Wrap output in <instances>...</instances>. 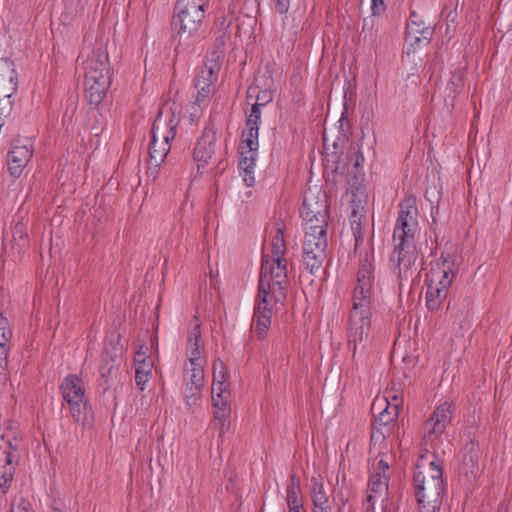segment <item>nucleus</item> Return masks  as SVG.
Instances as JSON below:
<instances>
[{
    "label": "nucleus",
    "mask_w": 512,
    "mask_h": 512,
    "mask_svg": "<svg viewBox=\"0 0 512 512\" xmlns=\"http://www.w3.org/2000/svg\"><path fill=\"white\" fill-rule=\"evenodd\" d=\"M398 208V216L392 235L394 249L390 260L398 278L407 280L415 272V264L420 256L417 247L420 227L415 197L411 195L405 197L399 203Z\"/></svg>",
    "instance_id": "1"
},
{
    "label": "nucleus",
    "mask_w": 512,
    "mask_h": 512,
    "mask_svg": "<svg viewBox=\"0 0 512 512\" xmlns=\"http://www.w3.org/2000/svg\"><path fill=\"white\" fill-rule=\"evenodd\" d=\"M374 254L365 251L360 254L357 282L352 296L347 332L348 345L355 357L365 347L371 330V295L374 282Z\"/></svg>",
    "instance_id": "2"
},
{
    "label": "nucleus",
    "mask_w": 512,
    "mask_h": 512,
    "mask_svg": "<svg viewBox=\"0 0 512 512\" xmlns=\"http://www.w3.org/2000/svg\"><path fill=\"white\" fill-rule=\"evenodd\" d=\"M413 487L419 512H440L445 493L442 470L424 455L415 466Z\"/></svg>",
    "instance_id": "3"
},
{
    "label": "nucleus",
    "mask_w": 512,
    "mask_h": 512,
    "mask_svg": "<svg viewBox=\"0 0 512 512\" xmlns=\"http://www.w3.org/2000/svg\"><path fill=\"white\" fill-rule=\"evenodd\" d=\"M287 259L262 257L259 277L258 293L263 296H271L276 301H284L286 298Z\"/></svg>",
    "instance_id": "4"
},
{
    "label": "nucleus",
    "mask_w": 512,
    "mask_h": 512,
    "mask_svg": "<svg viewBox=\"0 0 512 512\" xmlns=\"http://www.w3.org/2000/svg\"><path fill=\"white\" fill-rule=\"evenodd\" d=\"M179 120L171 115L166 119L159 114L152 126L149 154L154 165H160L170 151V141L175 138Z\"/></svg>",
    "instance_id": "5"
},
{
    "label": "nucleus",
    "mask_w": 512,
    "mask_h": 512,
    "mask_svg": "<svg viewBox=\"0 0 512 512\" xmlns=\"http://www.w3.org/2000/svg\"><path fill=\"white\" fill-rule=\"evenodd\" d=\"M206 12L177 3L174 7L173 27L180 41H188L199 36Z\"/></svg>",
    "instance_id": "6"
},
{
    "label": "nucleus",
    "mask_w": 512,
    "mask_h": 512,
    "mask_svg": "<svg viewBox=\"0 0 512 512\" xmlns=\"http://www.w3.org/2000/svg\"><path fill=\"white\" fill-rule=\"evenodd\" d=\"M371 410L374 414L378 412L372 425L371 441L382 442L392 432L393 424L398 417L399 404L390 403L385 396L376 397Z\"/></svg>",
    "instance_id": "7"
},
{
    "label": "nucleus",
    "mask_w": 512,
    "mask_h": 512,
    "mask_svg": "<svg viewBox=\"0 0 512 512\" xmlns=\"http://www.w3.org/2000/svg\"><path fill=\"white\" fill-rule=\"evenodd\" d=\"M60 390L73 419L76 422L84 420L87 399L83 380L75 374H69L62 381Z\"/></svg>",
    "instance_id": "8"
},
{
    "label": "nucleus",
    "mask_w": 512,
    "mask_h": 512,
    "mask_svg": "<svg viewBox=\"0 0 512 512\" xmlns=\"http://www.w3.org/2000/svg\"><path fill=\"white\" fill-rule=\"evenodd\" d=\"M283 302L276 301L271 296H263L258 293L251 324L252 333L257 339L264 340L267 337L271 327L272 316L279 309V306L283 305Z\"/></svg>",
    "instance_id": "9"
},
{
    "label": "nucleus",
    "mask_w": 512,
    "mask_h": 512,
    "mask_svg": "<svg viewBox=\"0 0 512 512\" xmlns=\"http://www.w3.org/2000/svg\"><path fill=\"white\" fill-rule=\"evenodd\" d=\"M458 256L456 250L446 248L439 260L432 266L426 282L448 291L457 273Z\"/></svg>",
    "instance_id": "10"
},
{
    "label": "nucleus",
    "mask_w": 512,
    "mask_h": 512,
    "mask_svg": "<svg viewBox=\"0 0 512 512\" xmlns=\"http://www.w3.org/2000/svg\"><path fill=\"white\" fill-rule=\"evenodd\" d=\"M83 69L84 80H110V64L108 53L102 46L94 48L79 56Z\"/></svg>",
    "instance_id": "11"
},
{
    "label": "nucleus",
    "mask_w": 512,
    "mask_h": 512,
    "mask_svg": "<svg viewBox=\"0 0 512 512\" xmlns=\"http://www.w3.org/2000/svg\"><path fill=\"white\" fill-rule=\"evenodd\" d=\"M2 437L0 440V490L5 493L12 484L16 467L19 463V444Z\"/></svg>",
    "instance_id": "12"
},
{
    "label": "nucleus",
    "mask_w": 512,
    "mask_h": 512,
    "mask_svg": "<svg viewBox=\"0 0 512 512\" xmlns=\"http://www.w3.org/2000/svg\"><path fill=\"white\" fill-rule=\"evenodd\" d=\"M328 204L324 193L307 191L304 193L300 215L306 224L328 223Z\"/></svg>",
    "instance_id": "13"
},
{
    "label": "nucleus",
    "mask_w": 512,
    "mask_h": 512,
    "mask_svg": "<svg viewBox=\"0 0 512 512\" xmlns=\"http://www.w3.org/2000/svg\"><path fill=\"white\" fill-rule=\"evenodd\" d=\"M389 475L371 473L368 482L366 499L363 503L365 512H376L375 505L380 502L381 512H393L388 508Z\"/></svg>",
    "instance_id": "14"
},
{
    "label": "nucleus",
    "mask_w": 512,
    "mask_h": 512,
    "mask_svg": "<svg viewBox=\"0 0 512 512\" xmlns=\"http://www.w3.org/2000/svg\"><path fill=\"white\" fill-rule=\"evenodd\" d=\"M454 407L451 402L440 403L423 424V440L425 444L433 443L446 429L451 420Z\"/></svg>",
    "instance_id": "15"
},
{
    "label": "nucleus",
    "mask_w": 512,
    "mask_h": 512,
    "mask_svg": "<svg viewBox=\"0 0 512 512\" xmlns=\"http://www.w3.org/2000/svg\"><path fill=\"white\" fill-rule=\"evenodd\" d=\"M258 147V138L241 136L238 168L247 187H252L255 183L254 172L258 156Z\"/></svg>",
    "instance_id": "16"
},
{
    "label": "nucleus",
    "mask_w": 512,
    "mask_h": 512,
    "mask_svg": "<svg viewBox=\"0 0 512 512\" xmlns=\"http://www.w3.org/2000/svg\"><path fill=\"white\" fill-rule=\"evenodd\" d=\"M211 394L214 422L219 430V435L223 436L230 426V408L228 405L230 392L227 385L215 384L212 385Z\"/></svg>",
    "instance_id": "17"
},
{
    "label": "nucleus",
    "mask_w": 512,
    "mask_h": 512,
    "mask_svg": "<svg viewBox=\"0 0 512 512\" xmlns=\"http://www.w3.org/2000/svg\"><path fill=\"white\" fill-rule=\"evenodd\" d=\"M219 71L220 64L217 59L212 57L204 62V65L195 77V95L201 97L202 101L210 100L215 93V83L218 79Z\"/></svg>",
    "instance_id": "18"
},
{
    "label": "nucleus",
    "mask_w": 512,
    "mask_h": 512,
    "mask_svg": "<svg viewBox=\"0 0 512 512\" xmlns=\"http://www.w3.org/2000/svg\"><path fill=\"white\" fill-rule=\"evenodd\" d=\"M216 141L217 135L214 128L211 126L205 127L193 151V159L200 174L203 173L215 153Z\"/></svg>",
    "instance_id": "19"
},
{
    "label": "nucleus",
    "mask_w": 512,
    "mask_h": 512,
    "mask_svg": "<svg viewBox=\"0 0 512 512\" xmlns=\"http://www.w3.org/2000/svg\"><path fill=\"white\" fill-rule=\"evenodd\" d=\"M18 89V73L8 57L0 58V101L14 100Z\"/></svg>",
    "instance_id": "20"
},
{
    "label": "nucleus",
    "mask_w": 512,
    "mask_h": 512,
    "mask_svg": "<svg viewBox=\"0 0 512 512\" xmlns=\"http://www.w3.org/2000/svg\"><path fill=\"white\" fill-rule=\"evenodd\" d=\"M32 147L28 143L16 140L12 143L7 155V165L10 174L19 177L32 157Z\"/></svg>",
    "instance_id": "21"
},
{
    "label": "nucleus",
    "mask_w": 512,
    "mask_h": 512,
    "mask_svg": "<svg viewBox=\"0 0 512 512\" xmlns=\"http://www.w3.org/2000/svg\"><path fill=\"white\" fill-rule=\"evenodd\" d=\"M186 357L187 360L185 363H206L204 356V344L201 341L200 323L197 318H195L193 327L188 332Z\"/></svg>",
    "instance_id": "22"
},
{
    "label": "nucleus",
    "mask_w": 512,
    "mask_h": 512,
    "mask_svg": "<svg viewBox=\"0 0 512 512\" xmlns=\"http://www.w3.org/2000/svg\"><path fill=\"white\" fill-rule=\"evenodd\" d=\"M328 245H321L320 242L307 245L303 243L302 262L306 271L310 274H316L326 259V250Z\"/></svg>",
    "instance_id": "23"
},
{
    "label": "nucleus",
    "mask_w": 512,
    "mask_h": 512,
    "mask_svg": "<svg viewBox=\"0 0 512 512\" xmlns=\"http://www.w3.org/2000/svg\"><path fill=\"white\" fill-rule=\"evenodd\" d=\"M135 383L140 390L146 388L147 383L151 379L153 363L146 358L141 350L137 351L135 358Z\"/></svg>",
    "instance_id": "24"
},
{
    "label": "nucleus",
    "mask_w": 512,
    "mask_h": 512,
    "mask_svg": "<svg viewBox=\"0 0 512 512\" xmlns=\"http://www.w3.org/2000/svg\"><path fill=\"white\" fill-rule=\"evenodd\" d=\"M110 82V80H84L85 96L91 105H99L103 101Z\"/></svg>",
    "instance_id": "25"
},
{
    "label": "nucleus",
    "mask_w": 512,
    "mask_h": 512,
    "mask_svg": "<svg viewBox=\"0 0 512 512\" xmlns=\"http://www.w3.org/2000/svg\"><path fill=\"white\" fill-rule=\"evenodd\" d=\"M118 366L117 356H111L108 352H105L100 366L101 386L105 391L111 387L113 380L116 378Z\"/></svg>",
    "instance_id": "26"
},
{
    "label": "nucleus",
    "mask_w": 512,
    "mask_h": 512,
    "mask_svg": "<svg viewBox=\"0 0 512 512\" xmlns=\"http://www.w3.org/2000/svg\"><path fill=\"white\" fill-rule=\"evenodd\" d=\"M311 499L313 502L312 511L332 509L329 504V496L320 477L311 478Z\"/></svg>",
    "instance_id": "27"
},
{
    "label": "nucleus",
    "mask_w": 512,
    "mask_h": 512,
    "mask_svg": "<svg viewBox=\"0 0 512 512\" xmlns=\"http://www.w3.org/2000/svg\"><path fill=\"white\" fill-rule=\"evenodd\" d=\"M327 226L328 223H305V235L303 243L310 245L312 243L320 242L321 245H328L327 241Z\"/></svg>",
    "instance_id": "28"
},
{
    "label": "nucleus",
    "mask_w": 512,
    "mask_h": 512,
    "mask_svg": "<svg viewBox=\"0 0 512 512\" xmlns=\"http://www.w3.org/2000/svg\"><path fill=\"white\" fill-rule=\"evenodd\" d=\"M205 363H184L183 366V383L184 384H197L204 385L205 374H204Z\"/></svg>",
    "instance_id": "29"
},
{
    "label": "nucleus",
    "mask_w": 512,
    "mask_h": 512,
    "mask_svg": "<svg viewBox=\"0 0 512 512\" xmlns=\"http://www.w3.org/2000/svg\"><path fill=\"white\" fill-rule=\"evenodd\" d=\"M261 107L252 104L251 111L246 118V129L242 132L243 137L258 138L261 123Z\"/></svg>",
    "instance_id": "30"
},
{
    "label": "nucleus",
    "mask_w": 512,
    "mask_h": 512,
    "mask_svg": "<svg viewBox=\"0 0 512 512\" xmlns=\"http://www.w3.org/2000/svg\"><path fill=\"white\" fill-rule=\"evenodd\" d=\"M285 225L283 222H277L275 232L272 236L271 247L272 254L270 258H285L286 243L284 237Z\"/></svg>",
    "instance_id": "31"
},
{
    "label": "nucleus",
    "mask_w": 512,
    "mask_h": 512,
    "mask_svg": "<svg viewBox=\"0 0 512 512\" xmlns=\"http://www.w3.org/2000/svg\"><path fill=\"white\" fill-rule=\"evenodd\" d=\"M416 17L417 15L415 12L411 13L410 20L407 24V37L414 40L416 43L421 41V37L424 40L429 41L433 34V30L430 27L422 28L421 25L414 20Z\"/></svg>",
    "instance_id": "32"
},
{
    "label": "nucleus",
    "mask_w": 512,
    "mask_h": 512,
    "mask_svg": "<svg viewBox=\"0 0 512 512\" xmlns=\"http://www.w3.org/2000/svg\"><path fill=\"white\" fill-rule=\"evenodd\" d=\"M448 291L427 283L426 306L430 311L438 310L445 300Z\"/></svg>",
    "instance_id": "33"
},
{
    "label": "nucleus",
    "mask_w": 512,
    "mask_h": 512,
    "mask_svg": "<svg viewBox=\"0 0 512 512\" xmlns=\"http://www.w3.org/2000/svg\"><path fill=\"white\" fill-rule=\"evenodd\" d=\"M286 494V501L289 508L303 506L300 482L299 479L295 477V475L291 476V480L287 487Z\"/></svg>",
    "instance_id": "34"
},
{
    "label": "nucleus",
    "mask_w": 512,
    "mask_h": 512,
    "mask_svg": "<svg viewBox=\"0 0 512 512\" xmlns=\"http://www.w3.org/2000/svg\"><path fill=\"white\" fill-rule=\"evenodd\" d=\"M203 386L204 385L184 384V399L189 408L196 407L200 404Z\"/></svg>",
    "instance_id": "35"
},
{
    "label": "nucleus",
    "mask_w": 512,
    "mask_h": 512,
    "mask_svg": "<svg viewBox=\"0 0 512 512\" xmlns=\"http://www.w3.org/2000/svg\"><path fill=\"white\" fill-rule=\"evenodd\" d=\"M362 218L363 216L357 210H352L350 215V225L355 240V250H358L360 245L363 243Z\"/></svg>",
    "instance_id": "36"
},
{
    "label": "nucleus",
    "mask_w": 512,
    "mask_h": 512,
    "mask_svg": "<svg viewBox=\"0 0 512 512\" xmlns=\"http://www.w3.org/2000/svg\"><path fill=\"white\" fill-rule=\"evenodd\" d=\"M210 100L202 101L201 97L194 95V100L187 106V113L192 122L198 121L204 110L208 107Z\"/></svg>",
    "instance_id": "37"
},
{
    "label": "nucleus",
    "mask_w": 512,
    "mask_h": 512,
    "mask_svg": "<svg viewBox=\"0 0 512 512\" xmlns=\"http://www.w3.org/2000/svg\"><path fill=\"white\" fill-rule=\"evenodd\" d=\"M13 241L19 247V251L26 248L29 243L26 227L23 223L18 222L13 228Z\"/></svg>",
    "instance_id": "38"
},
{
    "label": "nucleus",
    "mask_w": 512,
    "mask_h": 512,
    "mask_svg": "<svg viewBox=\"0 0 512 512\" xmlns=\"http://www.w3.org/2000/svg\"><path fill=\"white\" fill-rule=\"evenodd\" d=\"M258 87H250L248 90V98H252L255 94L256 101L254 104L259 106H265L273 100V92L269 89L259 90Z\"/></svg>",
    "instance_id": "39"
},
{
    "label": "nucleus",
    "mask_w": 512,
    "mask_h": 512,
    "mask_svg": "<svg viewBox=\"0 0 512 512\" xmlns=\"http://www.w3.org/2000/svg\"><path fill=\"white\" fill-rule=\"evenodd\" d=\"M225 365L221 360H217L213 365V383L215 384H222L226 385V371H225Z\"/></svg>",
    "instance_id": "40"
},
{
    "label": "nucleus",
    "mask_w": 512,
    "mask_h": 512,
    "mask_svg": "<svg viewBox=\"0 0 512 512\" xmlns=\"http://www.w3.org/2000/svg\"><path fill=\"white\" fill-rule=\"evenodd\" d=\"M210 0H178L177 3L183 4L186 7L202 10L204 12L209 8Z\"/></svg>",
    "instance_id": "41"
},
{
    "label": "nucleus",
    "mask_w": 512,
    "mask_h": 512,
    "mask_svg": "<svg viewBox=\"0 0 512 512\" xmlns=\"http://www.w3.org/2000/svg\"><path fill=\"white\" fill-rule=\"evenodd\" d=\"M350 161L353 164V167L357 171L360 167H362L364 163V156L359 148H350L349 150Z\"/></svg>",
    "instance_id": "42"
},
{
    "label": "nucleus",
    "mask_w": 512,
    "mask_h": 512,
    "mask_svg": "<svg viewBox=\"0 0 512 512\" xmlns=\"http://www.w3.org/2000/svg\"><path fill=\"white\" fill-rule=\"evenodd\" d=\"M273 2L278 13L285 14L288 12L290 7V0H273Z\"/></svg>",
    "instance_id": "43"
},
{
    "label": "nucleus",
    "mask_w": 512,
    "mask_h": 512,
    "mask_svg": "<svg viewBox=\"0 0 512 512\" xmlns=\"http://www.w3.org/2000/svg\"><path fill=\"white\" fill-rule=\"evenodd\" d=\"M371 2L373 15H379L385 10L384 0H371Z\"/></svg>",
    "instance_id": "44"
},
{
    "label": "nucleus",
    "mask_w": 512,
    "mask_h": 512,
    "mask_svg": "<svg viewBox=\"0 0 512 512\" xmlns=\"http://www.w3.org/2000/svg\"><path fill=\"white\" fill-rule=\"evenodd\" d=\"M389 465L388 463L381 459L378 461L377 463V466L375 468V470L372 472V473H375V474H384V475H389Z\"/></svg>",
    "instance_id": "45"
},
{
    "label": "nucleus",
    "mask_w": 512,
    "mask_h": 512,
    "mask_svg": "<svg viewBox=\"0 0 512 512\" xmlns=\"http://www.w3.org/2000/svg\"><path fill=\"white\" fill-rule=\"evenodd\" d=\"M11 512H33V511L31 509H29L28 504L22 500L18 503L12 504Z\"/></svg>",
    "instance_id": "46"
},
{
    "label": "nucleus",
    "mask_w": 512,
    "mask_h": 512,
    "mask_svg": "<svg viewBox=\"0 0 512 512\" xmlns=\"http://www.w3.org/2000/svg\"><path fill=\"white\" fill-rule=\"evenodd\" d=\"M452 87H455V89L463 88L462 78L459 76H454L452 80L448 83L447 89H452ZM456 92L457 90H454V93Z\"/></svg>",
    "instance_id": "47"
},
{
    "label": "nucleus",
    "mask_w": 512,
    "mask_h": 512,
    "mask_svg": "<svg viewBox=\"0 0 512 512\" xmlns=\"http://www.w3.org/2000/svg\"><path fill=\"white\" fill-rule=\"evenodd\" d=\"M289 512H305L302 507H290Z\"/></svg>",
    "instance_id": "48"
},
{
    "label": "nucleus",
    "mask_w": 512,
    "mask_h": 512,
    "mask_svg": "<svg viewBox=\"0 0 512 512\" xmlns=\"http://www.w3.org/2000/svg\"><path fill=\"white\" fill-rule=\"evenodd\" d=\"M312 512H332V509H328V510H319V511H312Z\"/></svg>",
    "instance_id": "49"
},
{
    "label": "nucleus",
    "mask_w": 512,
    "mask_h": 512,
    "mask_svg": "<svg viewBox=\"0 0 512 512\" xmlns=\"http://www.w3.org/2000/svg\"><path fill=\"white\" fill-rule=\"evenodd\" d=\"M392 398H393L394 401H397V396L396 395H394Z\"/></svg>",
    "instance_id": "50"
}]
</instances>
